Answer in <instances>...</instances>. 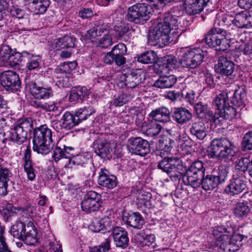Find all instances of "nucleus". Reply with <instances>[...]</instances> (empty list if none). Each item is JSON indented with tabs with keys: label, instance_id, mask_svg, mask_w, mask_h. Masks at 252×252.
I'll return each instance as SVG.
<instances>
[{
	"label": "nucleus",
	"instance_id": "1",
	"mask_svg": "<svg viewBox=\"0 0 252 252\" xmlns=\"http://www.w3.org/2000/svg\"><path fill=\"white\" fill-rule=\"evenodd\" d=\"M213 234L216 239V245L224 252H235L241 246V242L243 235L234 233L232 227L218 226L213 230Z\"/></svg>",
	"mask_w": 252,
	"mask_h": 252
},
{
	"label": "nucleus",
	"instance_id": "2",
	"mask_svg": "<svg viewBox=\"0 0 252 252\" xmlns=\"http://www.w3.org/2000/svg\"><path fill=\"white\" fill-rule=\"evenodd\" d=\"M30 88L32 94L35 98V100L31 101L32 106L46 111H56L58 109L54 101H46L53 95L51 87L45 88L38 85L35 82H31Z\"/></svg>",
	"mask_w": 252,
	"mask_h": 252
},
{
	"label": "nucleus",
	"instance_id": "3",
	"mask_svg": "<svg viewBox=\"0 0 252 252\" xmlns=\"http://www.w3.org/2000/svg\"><path fill=\"white\" fill-rule=\"evenodd\" d=\"M52 131L46 125H42L34 130L33 150L38 154L46 155L53 148Z\"/></svg>",
	"mask_w": 252,
	"mask_h": 252
},
{
	"label": "nucleus",
	"instance_id": "4",
	"mask_svg": "<svg viewBox=\"0 0 252 252\" xmlns=\"http://www.w3.org/2000/svg\"><path fill=\"white\" fill-rule=\"evenodd\" d=\"M181 33V31H179L178 29H170L162 21L158 22L150 32L149 36L154 42H162L167 45L172 42H176Z\"/></svg>",
	"mask_w": 252,
	"mask_h": 252
},
{
	"label": "nucleus",
	"instance_id": "5",
	"mask_svg": "<svg viewBox=\"0 0 252 252\" xmlns=\"http://www.w3.org/2000/svg\"><path fill=\"white\" fill-rule=\"evenodd\" d=\"M236 146L227 138L215 139L210 144L209 156L219 159L231 160L234 156Z\"/></svg>",
	"mask_w": 252,
	"mask_h": 252
},
{
	"label": "nucleus",
	"instance_id": "6",
	"mask_svg": "<svg viewBox=\"0 0 252 252\" xmlns=\"http://www.w3.org/2000/svg\"><path fill=\"white\" fill-rule=\"evenodd\" d=\"M157 167L166 173L173 182L179 181L181 179L183 165L181 160L177 157H164L158 161Z\"/></svg>",
	"mask_w": 252,
	"mask_h": 252
},
{
	"label": "nucleus",
	"instance_id": "7",
	"mask_svg": "<svg viewBox=\"0 0 252 252\" xmlns=\"http://www.w3.org/2000/svg\"><path fill=\"white\" fill-rule=\"evenodd\" d=\"M228 168L225 166H219L216 172L202 177L200 185L206 191L212 190L220 184L223 183L228 176Z\"/></svg>",
	"mask_w": 252,
	"mask_h": 252
},
{
	"label": "nucleus",
	"instance_id": "8",
	"mask_svg": "<svg viewBox=\"0 0 252 252\" xmlns=\"http://www.w3.org/2000/svg\"><path fill=\"white\" fill-rule=\"evenodd\" d=\"M229 37L224 34L220 28H212L206 35L204 40L209 46L215 48L216 50L224 51L230 46Z\"/></svg>",
	"mask_w": 252,
	"mask_h": 252
},
{
	"label": "nucleus",
	"instance_id": "9",
	"mask_svg": "<svg viewBox=\"0 0 252 252\" xmlns=\"http://www.w3.org/2000/svg\"><path fill=\"white\" fill-rule=\"evenodd\" d=\"M28 56L27 51L22 53L14 51L9 46H2L0 50V66H15L25 60Z\"/></svg>",
	"mask_w": 252,
	"mask_h": 252
},
{
	"label": "nucleus",
	"instance_id": "10",
	"mask_svg": "<svg viewBox=\"0 0 252 252\" xmlns=\"http://www.w3.org/2000/svg\"><path fill=\"white\" fill-rule=\"evenodd\" d=\"M151 11V6L144 3H136L128 8L126 18L130 22L140 23L148 20Z\"/></svg>",
	"mask_w": 252,
	"mask_h": 252
},
{
	"label": "nucleus",
	"instance_id": "11",
	"mask_svg": "<svg viewBox=\"0 0 252 252\" xmlns=\"http://www.w3.org/2000/svg\"><path fill=\"white\" fill-rule=\"evenodd\" d=\"M32 124L27 120H19L11 128L10 139L21 145L27 140V133L32 128Z\"/></svg>",
	"mask_w": 252,
	"mask_h": 252
},
{
	"label": "nucleus",
	"instance_id": "12",
	"mask_svg": "<svg viewBox=\"0 0 252 252\" xmlns=\"http://www.w3.org/2000/svg\"><path fill=\"white\" fill-rule=\"evenodd\" d=\"M101 196L94 191H88L81 202V209L87 213L97 211L102 207Z\"/></svg>",
	"mask_w": 252,
	"mask_h": 252
},
{
	"label": "nucleus",
	"instance_id": "13",
	"mask_svg": "<svg viewBox=\"0 0 252 252\" xmlns=\"http://www.w3.org/2000/svg\"><path fill=\"white\" fill-rule=\"evenodd\" d=\"M1 86L7 91L17 92L21 88V81L18 74L15 71H3L0 75Z\"/></svg>",
	"mask_w": 252,
	"mask_h": 252
},
{
	"label": "nucleus",
	"instance_id": "14",
	"mask_svg": "<svg viewBox=\"0 0 252 252\" xmlns=\"http://www.w3.org/2000/svg\"><path fill=\"white\" fill-rule=\"evenodd\" d=\"M203 53L201 49L194 48L184 55L180 63L184 67L194 68L202 63L204 58Z\"/></svg>",
	"mask_w": 252,
	"mask_h": 252
},
{
	"label": "nucleus",
	"instance_id": "15",
	"mask_svg": "<svg viewBox=\"0 0 252 252\" xmlns=\"http://www.w3.org/2000/svg\"><path fill=\"white\" fill-rule=\"evenodd\" d=\"M127 147L133 154L144 157L150 151V147L147 140L140 137H131L127 141Z\"/></svg>",
	"mask_w": 252,
	"mask_h": 252
},
{
	"label": "nucleus",
	"instance_id": "16",
	"mask_svg": "<svg viewBox=\"0 0 252 252\" xmlns=\"http://www.w3.org/2000/svg\"><path fill=\"white\" fill-rule=\"evenodd\" d=\"M247 188V181L244 176L233 175L229 184L225 187V192L230 196H234L242 192Z\"/></svg>",
	"mask_w": 252,
	"mask_h": 252
},
{
	"label": "nucleus",
	"instance_id": "17",
	"mask_svg": "<svg viewBox=\"0 0 252 252\" xmlns=\"http://www.w3.org/2000/svg\"><path fill=\"white\" fill-rule=\"evenodd\" d=\"M94 153L102 158H108L112 152L113 145L104 138L96 139L93 144Z\"/></svg>",
	"mask_w": 252,
	"mask_h": 252
},
{
	"label": "nucleus",
	"instance_id": "18",
	"mask_svg": "<svg viewBox=\"0 0 252 252\" xmlns=\"http://www.w3.org/2000/svg\"><path fill=\"white\" fill-rule=\"evenodd\" d=\"M183 11L177 8H174L162 15V19L170 29H177V27L183 21Z\"/></svg>",
	"mask_w": 252,
	"mask_h": 252
},
{
	"label": "nucleus",
	"instance_id": "19",
	"mask_svg": "<svg viewBox=\"0 0 252 252\" xmlns=\"http://www.w3.org/2000/svg\"><path fill=\"white\" fill-rule=\"evenodd\" d=\"M234 63L224 56L219 58L218 63L215 66V71L223 76L231 75L234 71Z\"/></svg>",
	"mask_w": 252,
	"mask_h": 252
},
{
	"label": "nucleus",
	"instance_id": "20",
	"mask_svg": "<svg viewBox=\"0 0 252 252\" xmlns=\"http://www.w3.org/2000/svg\"><path fill=\"white\" fill-rule=\"evenodd\" d=\"M210 0H185V10L189 15L199 13L206 7Z\"/></svg>",
	"mask_w": 252,
	"mask_h": 252
},
{
	"label": "nucleus",
	"instance_id": "21",
	"mask_svg": "<svg viewBox=\"0 0 252 252\" xmlns=\"http://www.w3.org/2000/svg\"><path fill=\"white\" fill-rule=\"evenodd\" d=\"M112 235L117 247L125 249L128 246V234L124 228L115 227L112 230Z\"/></svg>",
	"mask_w": 252,
	"mask_h": 252
},
{
	"label": "nucleus",
	"instance_id": "22",
	"mask_svg": "<svg viewBox=\"0 0 252 252\" xmlns=\"http://www.w3.org/2000/svg\"><path fill=\"white\" fill-rule=\"evenodd\" d=\"M145 79L144 75L140 69L133 70L130 73L125 75L124 83L127 88H134Z\"/></svg>",
	"mask_w": 252,
	"mask_h": 252
},
{
	"label": "nucleus",
	"instance_id": "23",
	"mask_svg": "<svg viewBox=\"0 0 252 252\" xmlns=\"http://www.w3.org/2000/svg\"><path fill=\"white\" fill-rule=\"evenodd\" d=\"M224 99L223 95H218L213 103V106L216 110V112L215 113H213V115L211 117L217 126H223L225 121L227 120L220 114V108L223 107L225 104Z\"/></svg>",
	"mask_w": 252,
	"mask_h": 252
},
{
	"label": "nucleus",
	"instance_id": "24",
	"mask_svg": "<svg viewBox=\"0 0 252 252\" xmlns=\"http://www.w3.org/2000/svg\"><path fill=\"white\" fill-rule=\"evenodd\" d=\"M221 25L227 28V29L223 32L226 36L230 39H234L235 37L238 36L239 33L236 28H234V18L231 15H223L220 17Z\"/></svg>",
	"mask_w": 252,
	"mask_h": 252
},
{
	"label": "nucleus",
	"instance_id": "25",
	"mask_svg": "<svg viewBox=\"0 0 252 252\" xmlns=\"http://www.w3.org/2000/svg\"><path fill=\"white\" fill-rule=\"evenodd\" d=\"M251 12L245 11L237 14L234 18V28H249L252 25V17H251Z\"/></svg>",
	"mask_w": 252,
	"mask_h": 252
},
{
	"label": "nucleus",
	"instance_id": "26",
	"mask_svg": "<svg viewBox=\"0 0 252 252\" xmlns=\"http://www.w3.org/2000/svg\"><path fill=\"white\" fill-rule=\"evenodd\" d=\"M106 170H101L99 173L98 183L102 187L109 189L115 188L118 184L117 178L113 175H108Z\"/></svg>",
	"mask_w": 252,
	"mask_h": 252
},
{
	"label": "nucleus",
	"instance_id": "27",
	"mask_svg": "<svg viewBox=\"0 0 252 252\" xmlns=\"http://www.w3.org/2000/svg\"><path fill=\"white\" fill-rule=\"evenodd\" d=\"M75 39L69 35L55 39L51 46L53 50L55 51L69 49L74 46Z\"/></svg>",
	"mask_w": 252,
	"mask_h": 252
},
{
	"label": "nucleus",
	"instance_id": "28",
	"mask_svg": "<svg viewBox=\"0 0 252 252\" xmlns=\"http://www.w3.org/2000/svg\"><path fill=\"white\" fill-rule=\"evenodd\" d=\"M173 119L178 124L183 125L191 119L192 115L188 109L183 108H174L172 114Z\"/></svg>",
	"mask_w": 252,
	"mask_h": 252
},
{
	"label": "nucleus",
	"instance_id": "29",
	"mask_svg": "<svg viewBox=\"0 0 252 252\" xmlns=\"http://www.w3.org/2000/svg\"><path fill=\"white\" fill-rule=\"evenodd\" d=\"M31 149L30 146H27L24 153L23 159L24 160V169L27 173L29 180L32 181L35 177V170L33 168V164L31 160Z\"/></svg>",
	"mask_w": 252,
	"mask_h": 252
},
{
	"label": "nucleus",
	"instance_id": "30",
	"mask_svg": "<svg viewBox=\"0 0 252 252\" xmlns=\"http://www.w3.org/2000/svg\"><path fill=\"white\" fill-rule=\"evenodd\" d=\"M228 94V99L231 98L230 102L234 105L240 107L243 105L246 97L245 90L243 87H239L234 93H223Z\"/></svg>",
	"mask_w": 252,
	"mask_h": 252
},
{
	"label": "nucleus",
	"instance_id": "31",
	"mask_svg": "<svg viewBox=\"0 0 252 252\" xmlns=\"http://www.w3.org/2000/svg\"><path fill=\"white\" fill-rule=\"evenodd\" d=\"M150 116L155 121L165 123L170 121V112L165 107H162L153 110Z\"/></svg>",
	"mask_w": 252,
	"mask_h": 252
},
{
	"label": "nucleus",
	"instance_id": "32",
	"mask_svg": "<svg viewBox=\"0 0 252 252\" xmlns=\"http://www.w3.org/2000/svg\"><path fill=\"white\" fill-rule=\"evenodd\" d=\"M21 240L29 245H34L37 243L36 229L32 222L28 223L27 231Z\"/></svg>",
	"mask_w": 252,
	"mask_h": 252
},
{
	"label": "nucleus",
	"instance_id": "33",
	"mask_svg": "<svg viewBox=\"0 0 252 252\" xmlns=\"http://www.w3.org/2000/svg\"><path fill=\"white\" fill-rule=\"evenodd\" d=\"M219 95H223L224 97L225 104L224 106L220 107V114L222 115L226 120H232L236 115L235 108L229 105L228 101V94H220Z\"/></svg>",
	"mask_w": 252,
	"mask_h": 252
},
{
	"label": "nucleus",
	"instance_id": "34",
	"mask_svg": "<svg viewBox=\"0 0 252 252\" xmlns=\"http://www.w3.org/2000/svg\"><path fill=\"white\" fill-rule=\"evenodd\" d=\"M189 132L197 138L203 139L207 135V128L204 123L198 121L191 124L189 127Z\"/></svg>",
	"mask_w": 252,
	"mask_h": 252
},
{
	"label": "nucleus",
	"instance_id": "35",
	"mask_svg": "<svg viewBox=\"0 0 252 252\" xmlns=\"http://www.w3.org/2000/svg\"><path fill=\"white\" fill-rule=\"evenodd\" d=\"M95 110L92 103H87L83 107L76 111L75 115L79 123L86 120L89 117L94 113Z\"/></svg>",
	"mask_w": 252,
	"mask_h": 252
},
{
	"label": "nucleus",
	"instance_id": "36",
	"mask_svg": "<svg viewBox=\"0 0 252 252\" xmlns=\"http://www.w3.org/2000/svg\"><path fill=\"white\" fill-rule=\"evenodd\" d=\"M200 177L197 175L190 172L188 170L183 175L182 173L181 179L185 185L191 186L193 188H197L200 186Z\"/></svg>",
	"mask_w": 252,
	"mask_h": 252
},
{
	"label": "nucleus",
	"instance_id": "37",
	"mask_svg": "<svg viewBox=\"0 0 252 252\" xmlns=\"http://www.w3.org/2000/svg\"><path fill=\"white\" fill-rule=\"evenodd\" d=\"M79 124L75 114L68 111L63 115L61 120V126L65 129H71Z\"/></svg>",
	"mask_w": 252,
	"mask_h": 252
},
{
	"label": "nucleus",
	"instance_id": "38",
	"mask_svg": "<svg viewBox=\"0 0 252 252\" xmlns=\"http://www.w3.org/2000/svg\"><path fill=\"white\" fill-rule=\"evenodd\" d=\"M126 221V224L136 229L142 228L145 223L144 219L138 212L128 214Z\"/></svg>",
	"mask_w": 252,
	"mask_h": 252
},
{
	"label": "nucleus",
	"instance_id": "39",
	"mask_svg": "<svg viewBox=\"0 0 252 252\" xmlns=\"http://www.w3.org/2000/svg\"><path fill=\"white\" fill-rule=\"evenodd\" d=\"M177 78L174 75H164L160 76L154 83V86L159 88H169L172 87L176 82Z\"/></svg>",
	"mask_w": 252,
	"mask_h": 252
},
{
	"label": "nucleus",
	"instance_id": "40",
	"mask_svg": "<svg viewBox=\"0 0 252 252\" xmlns=\"http://www.w3.org/2000/svg\"><path fill=\"white\" fill-rule=\"evenodd\" d=\"M49 4V0H34L32 3L31 7L35 13L42 14L46 12Z\"/></svg>",
	"mask_w": 252,
	"mask_h": 252
},
{
	"label": "nucleus",
	"instance_id": "41",
	"mask_svg": "<svg viewBox=\"0 0 252 252\" xmlns=\"http://www.w3.org/2000/svg\"><path fill=\"white\" fill-rule=\"evenodd\" d=\"M27 231L26 225L21 221H18L12 226L10 229L11 235L15 238L21 240L25 231Z\"/></svg>",
	"mask_w": 252,
	"mask_h": 252
},
{
	"label": "nucleus",
	"instance_id": "42",
	"mask_svg": "<svg viewBox=\"0 0 252 252\" xmlns=\"http://www.w3.org/2000/svg\"><path fill=\"white\" fill-rule=\"evenodd\" d=\"M157 54L153 51H148L137 56V61L144 64L153 63L156 62Z\"/></svg>",
	"mask_w": 252,
	"mask_h": 252
},
{
	"label": "nucleus",
	"instance_id": "43",
	"mask_svg": "<svg viewBox=\"0 0 252 252\" xmlns=\"http://www.w3.org/2000/svg\"><path fill=\"white\" fill-rule=\"evenodd\" d=\"M177 64L178 62L175 58L172 57L169 58L167 60L166 63L158 64V73L164 74L169 71V68H175L177 66Z\"/></svg>",
	"mask_w": 252,
	"mask_h": 252
},
{
	"label": "nucleus",
	"instance_id": "44",
	"mask_svg": "<svg viewBox=\"0 0 252 252\" xmlns=\"http://www.w3.org/2000/svg\"><path fill=\"white\" fill-rule=\"evenodd\" d=\"M75 162H77L78 165L83 166L85 164L86 167L85 174L86 176H89L91 174L94 175L93 171L92 169L91 163L89 162V158H86L83 155H80L78 156L76 158Z\"/></svg>",
	"mask_w": 252,
	"mask_h": 252
},
{
	"label": "nucleus",
	"instance_id": "45",
	"mask_svg": "<svg viewBox=\"0 0 252 252\" xmlns=\"http://www.w3.org/2000/svg\"><path fill=\"white\" fill-rule=\"evenodd\" d=\"M250 212V209L247 202H239L234 209V214L238 218L247 216Z\"/></svg>",
	"mask_w": 252,
	"mask_h": 252
},
{
	"label": "nucleus",
	"instance_id": "46",
	"mask_svg": "<svg viewBox=\"0 0 252 252\" xmlns=\"http://www.w3.org/2000/svg\"><path fill=\"white\" fill-rule=\"evenodd\" d=\"M207 104H203L201 102L197 103L194 106V110L198 117L201 118L204 117L206 114L210 117H212L213 112L208 109Z\"/></svg>",
	"mask_w": 252,
	"mask_h": 252
},
{
	"label": "nucleus",
	"instance_id": "47",
	"mask_svg": "<svg viewBox=\"0 0 252 252\" xmlns=\"http://www.w3.org/2000/svg\"><path fill=\"white\" fill-rule=\"evenodd\" d=\"M193 174L202 177L205 174V168L201 161H195L190 166L187 170Z\"/></svg>",
	"mask_w": 252,
	"mask_h": 252
},
{
	"label": "nucleus",
	"instance_id": "48",
	"mask_svg": "<svg viewBox=\"0 0 252 252\" xmlns=\"http://www.w3.org/2000/svg\"><path fill=\"white\" fill-rule=\"evenodd\" d=\"M242 150L246 152L252 151V130L246 133L241 142Z\"/></svg>",
	"mask_w": 252,
	"mask_h": 252
},
{
	"label": "nucleus",
	"instance_id": "49",
	"mask_svg": "<svg viewBox=\"0 0 252 252\" xmlns=\"http://www.w3.org/2000/svg\"><path fill=\"white\" fill-rule=\"evenodd\" d=\"M250 159L248 158L241 157L236 161L235 170L245 172L248 169Z\"/></svg>",
	"mask_w": 252,
	"mask_h": 252
},
{
	"label": "nucleus",
	"instance_id": "50",
	"mask_svg": "<svg viewBox=\"0 0 252 252\" xmlns=\"http://www.w3.org/2000/svg\"><path fill=\"white\" fill-rule=\"evenodd\" d=\"M107 30V25L102 24L97 25L88 31V34L91 38H94L100 36Z\"/></svg>",
	"mask_w": 252,
	"mask_h": 252
},
{
	"label": "nucleus",
	"instance_id": "51",
	"mask_svg": "<svg viewBox=\"0 0 252 252\" xmlns=\"http://www.w3.org/2000/svg\"><path fill=\"white\" fill-rule=\"evenodd\" d=\"M26 59L28 60L27 67L29 69H34L39 66V63L41 61L39 56L30 55L28 53V56L25 57Z\"/></svg>",
	"mask_w": 252,
	"mask_h": 252
},
{
	"label": "nucleus",
	"instance_id": "52",
	"mask_svg": "<svg viewBox=\"0 0 252 252\" xmlns=\"http://www.w3.org/2000/svg\"><path fill=\"white\" fill-rule=\"evenodd\" d=\"M155 120L151 121V123L147 125V132L148 134L151 136L158 135L162 128L161 126L157 123Z\"/></svg>",
	"mask_w": 252,
	"mask_h": 252
},
{
	"label": "nucleus",
	"instance_id": "53",
	"mask_svg": "<svg viewBox=\"0 0 252 252\" xmlns=\"http://www.w3.org/2000/svg\"><path fill=\"white\" fill-rule=\"evenodd\" d=\"M110 249V240L106 239L99 246H95L90 249V252H106Z\"/></svg>",
	"mask_w": 252,
	"mask_h": 252
},
{
	"label": "nucleus",
	"instance_id": "54",
	"mask_svg": "<svg viewBox=\"0 0 252 252\" xmlns=\"http://www.w3.org/2000/svg\"><path fill=\"white\" fill-rule=\"evenodd\" d=\"M101 223L102 225L103 230L106 231H111L115 228V222L110 218L104 217L101 219Z\"/></svg>",
	"mask_w": 252,
	"mask_h": 252
},
{
	"label": "nucleus",
	"instance_id": "55",
	"mask_svg": "<svg viewBox=\"0 0 252 252\" xmlns=\"http://www.w3.org/2000/svg\"><path fill=\"white\" fill-rule=\"evenodd\" d=\"M111 51L114 56L124 55L126 52V47L124 43H120L115 46Z\"/></svg>",
	"mask_w": 252,
	"mask_h": 252
},
{
	"label": "nucleus",
	"instance_id": "56",
	"mask_svg": "<svg viewBox=\"0 0 252 252\" xmlns=\"http://www.w3.org/2000/svg\"><path fill=\"white\" fill-rule=\"evenodd\" d=\"M73 90L81 100L88 96L90 93L89 90L85 87L78 86L73 88Z\"/></svg>",
	"mask_w": 252,
	"mask_h": 252
},
{
	"label": "nucleus",
	"instance_id": "57",
	"mask_svg": "<svg viewBox=\"0 0 252 252\" xmlns=\"http://www.w3.org/2000/svg\"><path fill=\"white\" fill-rule=\"evenodd\" d=\"M52 158L56 163L61 159L65 158L63 149L59 147H56L53 151Z\"/></svg>",
	"mask_w": 252,
	"mask_h": 252
},
{
	"label": "nucleus",
	"instance_id": "58",
	"mask_svg": "<svg viewBox=\"0 0 252 252\" xmlns=\"http://www.w3.org/2000/svg\"><path fill=\"white\" fill-rule=\"evenodd\" d=\"M152 3V5L157 9L163 8L173 0H147Z\"/></svg>",
	"mask_w": 252,
	"mask_h": 252
},
{
	"label": "nucleus",
	"instance_id": "59",
	"mask_svg": "<svg viewBox=\"0 0 252 252\" xmlns=\"http://www.w3.org/2000/svg\"><path fill=\"white\" fill-rule=\"evenodd\" d=\"M239 49L243 51L244 54L249 56H252V41L250 40L246 44H241Z\"/></svg>",
	"mask_w": 252,
	"mask_h": 252
},
{
	"label": "nucleus",
	"instance_id": "60",
	"mask_svg": "<svg viewBox=\"0 0 252 252\" xmlns=\"http://www.w3.org/2000/svg\"><path fill=\"white\" fill-rule=\"evenodd\" d=\"M9 12L12 17H15L18 19L22 18L24 14V12L23 10L14 6H12L10 7Z\"/></svg>",
	"mask_w": 252,
	"mask_h": 252
},
{
	"label": "nucleus",
	"instance_id": "61",
	"mask_svg": "<svg viewBox=\"0 0 252 252\" xmlns=\"http://www.w3.org/2000/svg\"><path fill=\"white\" fill-rule=\"evenodd\" d=\"M238 5L247 10L252 8V0H238Z\"/></svg>",
	"mask_w": 252,
	"mask_h": 252
},
{
	"label": "nucleus",
	"instance_id": "62",
	"mask_svg": "<svg viewBox=\"0 0 252 252\" xmlns=\"http://www.w3.org/2000/svg\"><path fill=\"white\" fill-rule=\"evenodd\" d=\"M57 85L59 88H69L71 86L69 78L66 76L60 78L57 82Z\"/></svg>",
	"mask_w": 252,
	"mask_h": 252
},
{
	"label": "nucleus",
	"instance_id": "63",
	"mask_svg": "<svg viewBox=\"0 0 252 252\" xmlns=\"http://www.w3.org/2000/svg\"><path fill=\"white\" fill-rule=\"evenodd\" d=\"M90 229L94 232H99L103 230L101 219L94 221L90 225Z\"/></svg>",
	"mask_w": 252,
	"mask_h": 252
},
{
	"label": "nucleus",
	"instance_id": "64",
	"mask_svg": "<svg viewBox=\"0 0 252 252\" xmlns=\"http://www.w3.org/2000/svg\"><path fill=\"white\" fill-rule=\"evenodd\" d=\"M115 30L117 33L118 36L121 37L127 32L128 31V27L124 24L121 25L120 26H116Z\"/></svg>",
	"mask_w": 252,
	"mask_h": 252
}]
</instances>
